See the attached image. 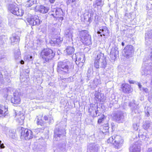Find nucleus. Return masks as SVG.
<instances>
[{
	"mask_svg": "<svg viewBox=\"0 0 152 152\" xmlns=\"http://www.w3.org/2000/svg\"><path fill=\"white\" fill-rule=\"evenodd\" d=\"M40 22L39 17L36 15L32 16L30 18H28L27 19V23H28L29 24L32 26L38 25L40 24Z\"/></svg>",
	"mask_w": 152,
	"mask_h": 152,
	"instance_id": "7",
	"label": "nucleus"
},
{
	"mask_svg": "<svg viewBox=\"0 0 152 152\" xmlns=\"http://www.w3.org/2000/svg\"><path fill=\"white\" fill-rule=\"evenodd\" d=\"M52 12L55 13L51 14V15H53V17L56 18H57L58 17L60 16V15H61V10L60 8L54 9L52 11Z\"/></svg>",
	"mask_w": 152,
	"mask_h": 152,
	"instance_id": "16",
	"label": "nucleus"
},
{
	"mask_svg": "<svg viewBox=\"0 0 152 152\" xmlns=\"http://www.w3.org/2000/svg\"><path fill=\"white\" fill-rule=\"evenodd\" d=\"M7 110L6 109L3 110L0 108V114L2 115V116L5 117L7 114Z\"/></svg>",
	"mask_w": 152,
	"mask_h": 152,
	"instance_id": "30",
	"label": "nucleus"
},
{
	"mask_svg": "<svg viewBox=\"0 0 152 152\" xmlns=\"http://www.w3.org/2000/svg\"><path fill=\"white\" fill-rule=\"evenodd\" d=\"M145 113L147 115V116H148L150 115V113L148 111L145 112Z\"/></svg>",
	"mask_w": 152,
	"mask_h": 152,
	"instance_id": "46",
	"label": "nucleus"
},
{
	"mask_svg": "<svg viewBox=\"0 0 152 152\" xmlns=\"http://www.w3.org/2000/svg\"><path fill=\"white\" fill-rule=\"evenodd\" d=\"M48 120H49V123H53V118L51 115L50 116V117H49Z\"/></svg>",
	"mask_w": 152,
	"mask_h": 152,
	"instance_id": "36",
	"label": "nucleus"
},
{
	"mask_svg": "<svg viewBox=\"0 0 152 152\" xmlns=\"http://www.w3.org/2000/svg\"><path fill=\"white\" fill-rule=\"evenodd\" d=\"M129 150L130 152H140V145L138 142H136L130 147Z\"/></svg>",
	"mask_w": 152,
	"mask_h": 152,
	"instance_id": "13",
	"label": "nucleus"
},
{
	"mask_svg": "<svg viewBox=\"0 0 152 152\" xmlns=\"http://www.w3.org/2000/svg\"><path fill=\"white\" fill-rule=\"evenodd\" d=\"M49 8L48 7H45L42 5L40 6L39 11L42 13H47L49 10Z\"/></svg>",
	"mask_w": 152,
	"mask_h": 152,
	"instance_id": "21",
	"label": "nucleus"
},
{
	"mask_svg": "<svg viewBox=\"0 0 152 152\" xmlns=\"http://www.w3.org/2000/svg\"><path fill=\"white\" fill-rule=\"evenodd\" d=\"M104 120V117H102L99 118L98 121V124H100L102 123V121Z\"/></svg>",
	"mask_w": 152,
	"mask_h": 152,
	"instance_id": "37",
	"label": "nucleus"
},
{
	"mask_svg": "<svg viewBox=\"0 0 152 152\" xmlns=\"http://www.w3.org/2000/svg\"><path fill=\"white\" fill-rule=\"evenodd\" d=\"M104 4V2L102 1V0H96L95 4H94V6L96 5L97 6L102 7Z\"/></svg>",
	"mask_w": 152,
	"mask_h": 152,
	"instance_id": "27",
	"label": "nucleus"
},
{
	"mask_svg": "<svg viewBox=\"0 0 152 152\" xmlns=\"http://www.w3.org/2000/svg\"><path fill=\"white\" fill-rule=\"evenodd\" d=\"M98 107L97 105L95 104H91L90 106V107L89 109V112L92 113L93 111L95 112V113L94 114V116H96L99 115V114L98 110H97Z\"/></svg>",
	"mask_w": 152,
	"mask_h": 152,
	"instance_id": "12",
	"label": "nucleus"
},
{
	"mask_svg": "<svg viewBox=\"0 0 152 152\" xmlns=\"http://www.w3.org/2000/svg\"><path fill=\"white\" fill-rule=\"evenodd\" d=\"M76 55V61L79 62V63H83L85 61V57L84 56L83 54H81L79 53H77Z\"/></svg>",
	"mask_w": 152,
	"mask_h": 152,
	"instance_id": "17",
	"label": "nucleus"
},
{
	"mask_svg": "<svg viewBox=\"0 0 152 152\" xmlns=\"http://www.w3.org/2000/svg\"><path fill=\"white\" fill-rule=\"evenodd\" d=\"M142 90L144 91L146 93H148V90L146 88H142Z\"/></svg>",
	"mask_w": 152,
	"mask_h": 152,
	"instance_id": "43",
	"label": "nucleus"
},
{
	"mask_svg": "<svg viewBox=\"0 0 152 152\" xmlns=\"http://www.w3.org/2000/svg\"><path fill=\"white\" fill-rule=\"evenodd\" d=\"M96 150L95 145L93 144H90L88 145L87 151L88 152H92L93 151H95Z\"/></svg>",
	"mask_w": 152,
	"mask_h": 152,
	"instance_id": "24",
	"label": "nucleus"
},
{
	"mask_svg": "<svg viewBox=\"0 0 152 152\" xmlns=\"http://www.w3.org/2000/svg\"><path fill=\"white\" fill-rule=\"evenodd\" d=\"M12 43L16 44L19 41V38L18 36H13L10 38Z\"/></svg>",
	"mask_w": 152,
	"mask_h": 152,
	"instance_id": "26",
	"label": "nucleus"
},
{
	"mask_svg": "<svg viewBox=\"0 0 152 152\" xmlns=\"http://www.w3.org/2000/svg\"><path fill=\"white\" fill-rule=\"evenodd\" d=\"M133 47L131 45L126 46L124 49V56L127 58L131 57L133 52Z\"/></svg>",
	"mask_w": 152,
	"mask_h": 152,
	"instance_id": "9",
	"label": "nucleus"
},
{
	"mask_svg": "<svg viewBox=\"0 0 152 152\" xmlns=\"http://www.w3.org/2000/svg\"><path fill=\"white\" fill-rule=\"evenodd\" d=\"M80 38L82 42L84 44L88 45L91 44V38L87 31H82L80 33Z\"/></svg>",
	"mask_w": 152,
	"mask_h": 152,
	"instance_id": "3",
	"label": "nucleus"
},
{
	"mask_svg": "<svg viewBox=\"0 0 152 152\" xmlns=\"http://www.w3.org/2000/svg\"><path fill=\"white\" fill-rule=\"evenodd\" d=\"M134 105H135V104H133V105H132V106H134Z\"/></svg>",
	"mask_w": 152,
	"mask_h": 152,
	"instance_id": "57",
	"label": "nucleus"
},
{
	"mask_svg": "<svg viewBox=\"0 0 152 152\" xmlns=\"http://www.w3.org/2000/svg\"><path fill=\"white\" fill-rule=\"evenodd\" d=\"M8 9L11 12L18 16L21 17L24 13L23 10L22 9H19L16 4H10Z\"/></svg>",
	"mask_w": 152,
	"mask_h": 152,
	"instance_id": "4",
	"label": "nucleus"
},
{
	"mask_svg": "<svg viewBox=\"0 0 152 152\" xmlns=\"http://www.w3.org/2000/svg\"><path fill=\"white\" fill-rule=\"evenodd\" d=\"M28 60L29 61H32L34 59V58L31 56H28Z\"/></svg>",
	"mask_w": 152,
	"mask_h": 152,
	"instance_id": "41",
	"label": "nucleus"
},
{
	"mask_svg": "<svg viewBox=\"0 0 152 152\" xmlns=\"http://www.w3.org/2000/svg\"><path fill=\"white\" fill-rule=\"evenodd\" d=\"M124 43L123 42H122V46H124Z\"/></svg>",
	"mask_w": 152,
	"mask_h": 152,
	"instance_id": "53",
	"label": "nucleus"
},
{
	"mask_svg": "<svg viewBox=\"0 0 152 152\" xmlns=\"http://www.w3.org/2000/svg\"><path fill=\"white\" fill-rule=\"evenodd\" d=\"M20 138L22 140H26L32 139L34 137L33 132L30 130L24 128L21 129Z\"/></svg>",
	"mask_w": 152,
	"mask_h": 152,
	"instance_id": "6",
	"label": "nucleus"
},
{
	"mask_svg": "<svg viewBox=\"0 0 152 152\" xmlns=\"http://www.w3.org/2000/svg\"><path fill=\"white\" fill-rule=\"evenodd\" d=\"M1 143V141L0 140V149L4 148L5 147L4 144Z\"/></svg>",
	"mask_w": 152,
	"mask_h": 152,
	"instance_id": "40",
	"label": "nucleus"
},
{
	"mask_svg": "<svg viewBox=\"0 0 152 152\" xmlns=\"http://www.w3.org/2000/svg\"><path fill=\"white\" fill-rule=\"evenodd\" d=\"M62 40V38L59 37L58 38H54L51 40L50 43L52 45L55 44L59 45Z\"/></svg>",
	"mask_w": 152,
	"mask_h": 152,
	"instance_id": "19",
	"label": "nucleus"
},
{
	"mask_svg": "<svg viewBox=\"0 0 152 152\" xmlns=\"http://www.w3.org/2000/svg\"><path fill=\"white\" fill-rule=\"evenodd\" d=\"M115 135L110 137L107 140V142L109 143L113 144L114 145V141L115 140Z\"/></svg>",
	"mask_w": 152,
	"mask_h": 152,
	"instance_id": "29",
	"label": "nucleus"
},
{
	"mask_svg": "<svg viewBox=\"0 0 152 152\" xmlns=\"http://www.w3.org/2000/svg\"><path fill=\"white\" fill-rule=\"evenodd\" d=\"M122 88L123 91L125 93H129L132 91L130 86L128 84H123Z\"/></svg>",
	"mask_w": 152,
	"mask_h": 152,
	"instance_id": "14",
	"label": "nucleus"
},
{
	"mask_svg": "<svg viewBox=\"0 0 152 152\" xmlns=\"http://www.w3.org/2000/svg\"><path fill=\"white\" fill-rule=\"evenodd\" d=\"M137 110H134V112H135V113H137V111H136Z\"/></svg>",
	"mask_w": 152,
	"mask_h": 152,
	"instance_id": "54",
	"label": "nucleus"
},
{
	"mask_svg": "<svg viewBox=\"0 0 152 152\" xmlns=\"http://www.w3.org/2000/svg\"><path fill=\"white\" fill-rule=\"evenodd\" d=\"M118 53V51L116 50L115 49H112L110 53V56L113 59H114L116 58Z\"/></svg>",
	"mask_w": 152,
	"mask_h": 152,
	"instance_id": "22",
	"label": "nucleus"
},
{
	"mask_svg": "<svg viewBox=\"0 0 152 152\" xmlns=\"http://www.w3.org/2000/svg\"><path fill=\"white\" fill-rule=\"evenodd\" d=\"M88 73H90L91 72L90 71V69H89L88 70Z\"/></svg>",
	"mask_w": 152,
	"mask_h": 152,
	"instance_id": "52",
	"label": "nucleus"
},
{
	"mask_svg": "<svg viewBox=\"0 0 152 152\" xmlns=\"http://www.w3.org/2000/svg\"><path fill=\"white\" fill-rule=\"evenodd\" d=\"M147 152H152V148H149Z\"/></svg>",
	"mask_w": 152,
	"mask_h": 152,
	"instance_id": "48",
	"label": "nucleus"
},
{
	"mask_svg": "<svg viewBox=\"0 0 152 152\" xmlns=\"http://www.w3.org/2000/svg\"><path fill=\"white\" fill-rule=\"evenodd\" d=\"M151 83H152V80H151Z\"/></svg>",
	"mask_w": 152,
	"mask_h": 152,
	"instance_id": "58",
	"label": "nucleus"
},
{
	"mask_svg": "<svg viewBox=\"0 0 152 152\" xmlns=\"http://www.w3.org/2000/svg\"><path fill=\"white\" fill-rule=\"evenodd\" d=\"M138 136L142 140H145L146 138V137L143 134L142 135H140V134H139Z\"/></svg>",
	"mask_w": 152,
	"mask_h": 152,
	"instance_id": "35",
	"label": "nucleus"
},
{
	"mask_svg": "<svg viewBox=\"0 0 152 152\" xmlns=\"http://www.w3.org/2000/svg\"><path fill=\"white\" fill-rule=\"evenodd\" d=\"M11 102L15 104H18L20 103V99L19 95H14V97L11 99Z\"/></svg>",
	"mask_w": 152,
	"mask_h": 152,
	"instance_id": "18",
	"label": "nucleus"
},
{
	"mask_svg": "<svg viewBox=\"0 0 152 152\" xmlns=\"http://www.w3.org/2000/svg\"><path fill=\"white\" fill-rule=\"evenodd\" d=\"M36 0H26V6L27 7H31L33 4L35 3Z\"/></svg>",
	"mask_w": 152,
	"mask_h": 152,
	"instance_id": "25",
	"label": "nucleus"
},
{
	"mask_svg": "<svg viewBox=\"0 0 152 152\" xmlns=\"http://www.w3.org/2000/svg\"><path fill=\"white\" fill-rule=\"evenodd\" d=\"M20 63L22 64H24V61L23 60H21V61H20Z\"/></svg>",
	"mask_w": 152,
	"mask_h": 152,
	"instance_id": "49",
	"label": "nucleus"
},
{
	"mask_svg": "<svg viewBox=\"0 0 152 152\" xmlns=\"http://www.w3.org/2000/svg\"><path fill=\"white\" fill-rule=\"evenodd\" d=\"M55 1V0H49V1L50 3H54Z\"/></svg>",
	"mask_w": 152,
	"mask_h": 152,
	"instance_id": "45",
	"label": "nucleus"
},
{
	"mask_svg": "<svg viewBox=\"0 0 152 152\" xmlns=\"http://www.w3.org/2000/svg\"><path fill=\"white\" fill-rule=\"evenodd\" d=\"M129 82L130 83H132V84H133V83H134V81L133 80H129Z\"/></svg>",
	"mask_w": 152,
	"mask_h": 152,
	"instance_id": "50",
	"label": "nucleus"
},
{
	"mask_svg": "<svg viewBox=\"0 0 152 152\" xmlns=\"http://www.w3.org/2000/svg\"><path fill=\"white\" fill-rule=\"evenodd\" d=\"M73 31L72 30H69V32H67V33H66V36L69 38H71L72 40H73Z\"/></svg>",
	"mask_w": 152,
	"mask_h": 152,
	"instance_id": "31",
	"label": "nucleus"
},
{
	"mask_svg": "<svg viewBox=\"0 0 152 152\" xmlns=\"http://www.w3.org/2000/svg\"><path fill=\"white\" fill-rule=\"evenodd\" d=\"M69 1H70L71 2L73 3L75 2L76 0H68Z\"/></svg>",
	"mask_w": 152,
	"mask_h": 152,
	"instance_id": "51",
	"label": "nucleus"
},
{
	"mask_svg": "<svg viewBox=\"0 0 152 152\" xmlns=\"http://www.w3.org/2000/svg\"><path fill=\"white\" fill-rule=\"evenodd\" d=\"M0 108L1 109H2L3 110H4V109H6L7 110L8 107L7 106H3V105H0Z\"/></svg>",
	"mask_w": 152,
	"mask_h": 152,
	"instance_id": "38",
	"label": "nucleus"
},
{
	"mask_svg": "<svg viewBox=\"0 0 152 152\" xmlns=\"http://www.w3.org/2000/svg\"><path fill=\"white\" fill-rule=\"evenodd\" d=\"M69 63L60 62L58 63L57 68L58 72L63 75L68 74L70 72Z\"/></svg>",
	"mask_w": 152,
	"mask_h": 152,
	"instance_id": "2",
	"label": "nucleus"
},
{
	"mask_svg": "<svg viewBox=\"0 0 152 152\" xmlns=\"http://www.w3.org/2000/svg\"><path fill=\"white\" fill-rule=\"evenodd\" d=\"M152 125V124L151 123H146L143 124V128L145 129H147L149 128Z\"/></svg>",
	"mask_w": 152,
	"mask_h": 152,
	"instance_id": "32",
	"label": "nucleus"
},
{
	"mask_svg": "<svg viewBox=\"0 0 152 152\" xmlns=\"http://www.w3.org/2000/svg\"><path fill=\"white\" fill-rule=\"evenodd\" d=\"M129 105L130 106H132V105H131V103L130 104H129Z\"/></svg>",
	"mask_w": 152,
	"mask_h": 152,
	"instance_id": "56",
	"label": "nucleus"
},
{
	"mask_svg": "<svg viewBox=\"0 0 152 152\" xmlns=\"http://www.w3.org/2000/svg\"><path fill=\"white\" fill-rule=\"evenodd\" d=\"M43 121L41 118L39 119V117L38 118L37 120V125H40L42 126V124Z\"/></svg>",
	"mask_w": 152,
	"mask_h": 152,
	"instance_id": "34",
	"label": "nucleus"
},
{
	"mask_svg": "<svg viewBox=\"0 0 152 152\" xmlns=\"http://www.w3.org/2000/svg\"><path fill=\"white\" fill-rule=\"evenodd\" d=\"M109 31L106 26L101 27L99 28V31H97L98 34H102L100 36L102 37V35L103 36L108 35L109 34Z\"/></svg>",
	"mask_w": 152,
	"mask_h": 152,
	"instance_id": "11",
	"label": "nucleus"
},
{
	"mask_svg": "<svg viewBox=\"0 0 152 152\" xmlns=\"http://www.w3.org/2000/svg\"><path fill=\"white\" fill-rule=\"evenodd\" d=\"M54 55L53 51L48 48L44 49L41 53V56L46 62L53 58Z\"/></svg>",
	"mask_w": 152,
	"mask_h": 152,
	"instance_id": "5",
	"label": "nucleus"
},
{
	"mask_svg": "<svg viewBox=\"0 0 152 152\" xmlns=\"http://www.w3.org/2000/svg\"><path fill=\"white\" fill-rule=\"evenodd\" d=\"M115 119L117 121H119L120 122H122L124 119L123 114L122 113L117 114L116 115Z\"/></svg>",
	"mask_w": 152,
	"mask_h": 152,
	"instance_id": "20",
	"label": "nucleus"
},
{
	"mask_svg": "<svg viewBox=\"0 0 152 152\" xmlns=\"http://www.w3.org/2000/svg\"><path fill=\"white\" fill-rule=\"evenodd\" d=\"M20 55V52H18L17 55H16L15 54V56L16 58H18Z\"/></svg>",
	"mask_w": 152,
	"mask_h": 152,
	"instance_id": "42",
	"label": "nucleus"
},
{
	"mask_svg": "<svg viewBox=\"0 0 152 152\" xmlns=\"http://www.w3.org/2000/svg\"><path fill=\"white\" fill-rule=\"evenodd\" d=\"M75 49L73 47L70 46H67L64 52L67 55H71L75 51Z\"/></svg>",
	"mask_w": 152,
	"mask_h": 152,
	"instance_id": "15",
	"label": "nucleus"
},
{
	"mask_svg": "<svg viewBox=\"0 0 152 152\" xmlns=\"http://www.w3.org/2000/svg\"><path fill=\"white\" fill-rule=\"evenodd\" d=\"M44 118L45 121L48 120L49 119V117H48L47 116L45 115L44 116Z\"/></svg>",
	"mask_w": 152,
	"mask_h": 152,
	"instance_id": "44",
	"label": "nucleus"
},
{
	"mask_svg": "<svg viewBox=\"0 0 152 152\" xmlns=\"http://www.w3.org/2000/svg\"><path fill=\"white\" fill-rule=\"evenodd\" d=\"M114 145L118 149L120 148L123 145L124 140L122 137L120 136L115 135Z\"/></svg>",
	"mask_w": 152,
	"mask_h": 152,
	"instance_id": "8",
	"label": "nucleus"
},
{
	"mask_svg": "<svg viewBox=\"0 0 152 152\" xmlns=\"http://www.w3.org/2000/svg\"><path fill=\"white\" fill-rule=\"evenodd\" d=\"M94 64V66L97 69L100 67L105 68L107 63L103 53L100 52L97 53L95 58Z\"/></svg>",
	"mask_w": 152,
	"mask_h": 152,
	"instance_id": "1",
	"label": "nucleus"
},
{
	"mask_svg": "<svg viewBox=\"0 0 152 152\" xmlns=\"http://www.w3.org/2000/svg\"><path fill=\"white\" fill-rule=\"evenodd\" d=\"M138 86H139V88L141 90L142 86L141 85L140 83H138Z\"/></svg>",
	"mask_w": 152,
	"mask_h": 152,
	"instance_id": "47",
	"label": "nucleus"
},
{
	"mask_svg": "<svg viewBox=\"0 0 152 152\" xmlns=\"http://www.w3.org/2000/svg\"><path fill=\"white\" fill-rule=\"evenodd\" d=\"M24 118V117L23 114H21L20 117L18 118V121L20 124L21 125L23 124Z\"/></svg>",
	"mask_w": 152,
	"mask_h": 152,
	"instance_id": "28",
	"label": "nucleus"
},
{
	"mask_svg": "<svg viewBox=\"0 0 152 152\" xmlns=\"http://www.w3.org/2000/svg\"><path fill=\"white\" fill-rule=\"evenodd\" d=\"M59 21H61L63 19V18L61 16V14L60 15L59 17H58L57 18H56Z\"/></svg>",
	"mask_w": 152,
	"mask_h": 152,
	"instance_id": "39",
	"label": "nucleus"
},
{
	"mask_svg": "<svg viewBox=\"0 0 152 152\" xmlns=\"http://www.w3.org/2000/svg\"><path fill=\"white\" fill-rule=\"evenodd\" d=\"M133 128L134 129L135 131H137L138 130L139 127V125L137 124H134L133 125Z\"/></svg>",
	"mask_w": 152,
	"mask_h": 152,
	"instance_id": "33",
	"label": "nucleus"
},
{
	"mask_svg": "<svg viewBox=\"0 0 152 152\" xmlns=\"http://www.w3.org/2000/svg\"><path fill=\"white\" fill-rule=\"evenodd\" d=\"M151 109L150 108H148L147 110H149Z\"/></svg>",
	"mask_w": 152,
	"mask_h": 152,
	"instance_id": "55",
	"label": "nucleus"
},
{
	"mask_svg": "<svg viewBox=\"0 0 152 152\" xmlns=\"http://www.w3.org/2000/svg\"><path fill=\"white\" fill-rule=\"evenodd\" d=\"M64 134H61L59 132L58 133H56V131L54 132V135L53 139L56 141H58L59 140L58 138L62 137L64 136Z\"/></svg>",
	"mask_w": 152,
	"mask_h": 152,
	"instance_id": "23",
	"label": "nucleus"
},
{
	"mask_svg": "<svg viewBox=\"0 0 152 152\" xmlns=\"http://www.w3.org/2000/svg\"><path fill=\"white\" fill-rule=\"evenodd\" d=\"M95 96L96 100L101 104H103L105 102L106 97L103 94L98 92L95 94Z\"/></svg>",
	"mask_w": 152,
	"mask_h": 152,
	"instance_id": "10",
	"label": "nucleus"
}]
</instances>
